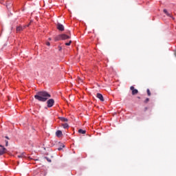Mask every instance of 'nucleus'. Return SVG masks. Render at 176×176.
Instances as JSON below:
<instances>
[{"label":"nucleus","instance_id":"obj_1","mask_svg":"<svg viewBox=\"0 0 176 176\" xmlns=\"http://www.w3.org/2000/svg\"><path fill=\"white\" fill-rule=\"evenodd\" d=\"M52 97V95L46 91H41L36 93L34 96L35 100L40 101L41 102H46L49 98Z\"/></svg>","mask_w":176,"mask_h":176},{"label":"nucleus","instance_id":"obj_2","mask_svg":"<svg viewBox=\"0 0 176 176\" xmlns=\"http://www.w3.org/2000/svg\"><path fill=\"white\" fill-rule=\"evenodd\" d=\"M47 105L48 108H52L54 105V99H49L47 101Z\"/></svg>","mask_w":176,"mask_h":176},{"label":"nucleus","instance_id":"obj_3","mask_svg":"<svg viewBox=\"0 0 176 176\" xmlns=\"http://www.w3.org/2000/svg\"><path fill=\"white\" fill-rule=\"evenodd\" d=\"M60 38L62 41H65V39H69L71 38L70 36H68L65 34H60Z\"/></svg>","mask_w":176,"mask_h":176},{"label":"nucleus","instance_id":"obj_4","mask_svg":"<svg viewBox=\"0 0 176 176\" xmlns=\"http://www.w3.org/2000/svg\"><path fill=\"white\" fill-rule=\"evenodd\" d=\"M130 89L132 91V96H135V94H138V90L134 89L133 86L130 87Z\"/></svg>","mask_w":176,"mask_h":176},{"label":"nucleus","instance_id":"obj_5","mask_svg":"<svg viewBox=\"0 0 176 176\" xmlns=\"http://www.w3.org/2000/svg\"><path fill=\"white\" fill-rule=\"evenodd\" d=\"M96 97L100 100V101L104 102V96H102V94L98 93Z\"/></svg>","mask_w":176,"mask_h":176},{"label":"nucleus","instance_id":"obj_6","mask_svg":"<svg viewBox=\"0 0 176 176\" xmlns=\"http://www.w3.org/2000/svg\"><path fill=\"white\" fill-rule=\"evenodd\" d=\"M0 146L1 148H2L0 149V155H4V153H6L7 150L5 148V147H3V146L1 144H0Z\"/></svg>","mask_w":176,"mask_h":176},{"label":"nucleus","instance_id":"obj_7","mask_svg":"<svg viewBox=\"0 0 176 176\" xmlns=\"http://www.w3.org/2000/svg\"><path fill=\"white\" fill-rule=\"evenodd\" d=\"M57 29L59 31H64V25H63V24L58 23L57 24Z\"/></svg>","mask_w":176,"mask_h":176},{"label":"nucleus","instance_id":"obj_8","mask_svg":"<svg viewBox=\"0 0 176 176\" xmlns=\"http://www.w3.org/2000/svg\"><path fill=\"white\" fill-rule=\"evenodd\" d=\"M56 137L60 138V137H61V135H63V132L61 131L58 130L56 132Z\"/></svg>","mask_w":176,"mask_h":176},{"label":"nucleus","instance_id":"obj_9","mask_svg":"<svg viewBox=\"0 0 176 176\" xmlns=\"http://www.w3.org/2000/svg\"><path fill=\"white\" fill-rule=\"evenodd\" d=\"M164 13L168 16V17H171V14L167 11V10L164 9Z\"/></svg>","mask_w":176,"mask_h":176},{"label":"nucleus","instance_id":"obj_10","mask_svg":"<svg viewBox=\"0 0 176 176\" xmlns=\"http://www.w3.org/2000/svg\"><path fill=\"white\" fill-rule=\"evenodd\" d=\"M55 41H62L61 40V34L58 35V36H56L55 38H54Z\"/></svg>","mask_w":176,"mask_h":176},{"label":"nucleus","instance_id":"obj_11","mask_svg":"<svg viewBox=\"0 0 176 176\" xmlns=\"http://www.w3.org/2000/svg\"><path fill=\"white\" fill-rule=\"evenodd\" d=\"M20 31H23V27L21 26L16 27V32H20Z\"/></svg>","mask_w":176,"mask_h":176},{"label":"nucleus","instance_id":"obj_12","mask_svg":"<svg viewBox=\"0 0 176 176\" xmlns=\"http://www.w3.org/2000/svg\"><path fill=\"white\" fill-rule=\"evenodd\" d=\"M78 133H80V134H86V131L82 129H79Z\"/></svg>","mask_w":176,"mask_h":176},{"label":"nucleus","instance_id":"obj_13","mask_svg":"<svg viewBox=\"0 0 176 176\" xmlns=\"http://www.w3.org/2000/svg\"><path fill=\"white\" fill-rule=\"evenodd\" d=\"M18 159H25L26 157L23 155H19L17 156Z\"/></svg>","mask_w":176,"mask_h":176},{"label":"nucleus","instance_id":"obj_14","mask_svg":"<svg viewBox=\"0 0 176 176\" xmlns=\"http://www.w3.org/2000/svg\"><path fill=\"white\" fill-rule=\"evenodd\" d=\"M63 129H68L69 127V125L68 124L65 123L63 124Z\"/></svg>","mask_w":176,"mask_h":176},{"label":"nucleus","instance_id":"obj_15","mask_svg":"<svg viewBox=\"0 0 176 176\" xmlns=\"http://www.w3.org/2000/svg\"><path fill=\"white\" fill-rule=\"evenodd\" d=\"M65 145L63 144H60V147L58 148V151H62L63 148H65Z\"/></svg>","mask_w":176,"mask_h":176},{"label":"nucleus","instance_id":"obj_16","mask_svg":"<svg viewBox=\"0 0 176 176\" xmlns=\"http://www.w3.org/2000/svg\"><path fill=\"white\" fill-rule=\"evenodd\" d=\"M60 120H61L62 122H68V119H67V118H64V117H61V118H60Z\"/></svg>","mask_w":176,"mask_h":176},{"label":"nucleus","instance_id":"obj_17","mask_svg":"<svg viewBox=\"0 0 176 176\" xmlns=\"http://www.w3.org/2000/svg\"><path fill=\"white\" fill-rule=\"evenodd\" d=\"M71 43H72V41H69L68 43H65L66 46H69L71 45Z\"/></svg>","mask_w":176,"mask_h":176},{"label":"nucleus","instance_id":"obj_18","mask_svg":"<svg viewBox=\"0 0 176 176\" xmlns=\"http://www.w3.org/2000/svg\"><path fill=\"white\" fill-rule=\"evenodd\" d=\"M21 27H22V30H25V28L26 27H30V24H28V25L21 26Z\"/></svg>","mask_w":176,"mask_h":176},{"label":"nucleus","instance_id":"obj_19","mask_svg":"<svg viewBox=\"0 0 176 176\" xmlns=\"http://www.w3.org/2000/svg\"><path fill=\"white\" fill-rule=\"evenodd\" d=\"M147 94L148 96H151V91L149 90V89H147Z\"/></svg>","mask_w":176,"mask_h":176},{"label":"nucleus","instance_id":"obj_20","mask_svg":"<svg viewBox=\"0 0 176 176\" xmlns=\"http://www.w3.org/2000/svg\"><path fill=\"white\" fill-rule=\"evenodd\" d=\"M6 142V146H8L9 145V142L8 140H5Z\"/></svg>","mask_w":176,"mask_h":176},{"label":"nucleus","instance_id":"obj_21","mask_svg":"<svg viewBox=\"0 0 176 176\" xmlns=\"http://www.w3.org/2000/svg\"><path fill=\"white\" fill-rule=\"evenodd\" d=\"M148 101H149V98H146V100H144V102L146 103V102H148Z\"/></svg>","mask_w":176,"mask_h":176},{"label":"nucleus","instance_id":"obj_22","mask_svg":"<svg viewBox=\"0 0 176 176\" xmlns=\"http://www.w3.org/2000/svg\"><path fill=\"white\" fill-rule=\"evenodd\" d=\"M46 45H47V46H50V42H47Z\"/></svg>","mask_w":176,"mask_h":176},{"label":"nucleus","instance_id":"obj_23","mask_svg":"<svg viewBox=\"0 0 176 176\" xmlns=\"http://www.w3.org/2000/svg\"><path fill=\"white\" fill-rule=\"evenodd\" d=\"M46 160L48 161V162H51V160L47 159V157H46Z\"/></svg>","mask_w":176,"mask_h":176},{"label":"nucleus","instance_id":"obj_24","mask_svg":"<svg viewBox=\"0 0 176 176\" xmlns=\"http://www.w3.org/2000/svg\"><path fill=\"white\" fill-rule=\"evenodd\" d=\"M5 138H6L7 140H10V138H9V137L6 136Z\"/></svg>","mask_w":176,"mask_h":176},{"label":"nucleus","instance_id":"obj_25","mask_svg":"<svg viewBox=\"0 0 176 176\" xmlns=\"http://www.w3.org/2000/svg\"><path fill=\"white\" fill-rule=\"evenodd\" d=\"M48 39H49V41H52V38H49Z\"/></svg>","mask_w":176,"mask_h":176},{"label":"nucleus","instance_id":"obj_26","mask_svg":"<svg viewBox=\"0 0 176 176\" xmlns=\"http://www.w3.org/2000/svg\"><path fill=\"white\" fill-rule=\"evenodd\" d=\"M79 80H80V82H82V79L79 78Z\"/></svg>","mask_w":176,"mask_h":176},{"label":"nucleus","instance_id":"obj_27","mask_svg":"<svg viewBox=\"0 0 176 176\" xmlns=\"http://www.w3.org/2000/svg\"><path fill=\"white\" fill-rule=\"evenodd\" d=\"M60 50H61V47H60Z\"/></svg>","mask_w":176,"mask_h":176}]
</instances>
